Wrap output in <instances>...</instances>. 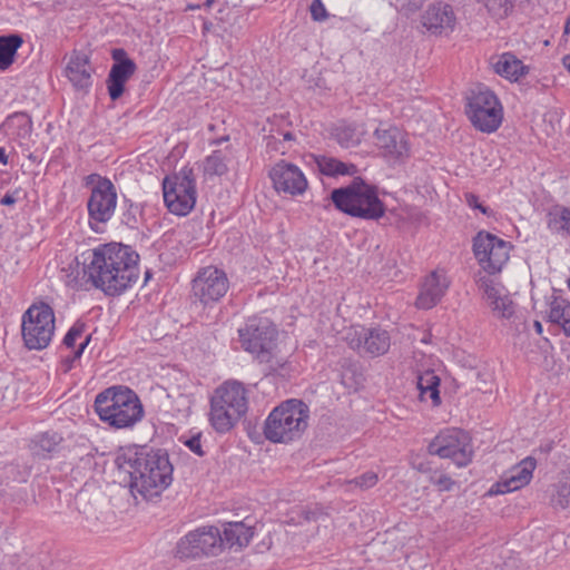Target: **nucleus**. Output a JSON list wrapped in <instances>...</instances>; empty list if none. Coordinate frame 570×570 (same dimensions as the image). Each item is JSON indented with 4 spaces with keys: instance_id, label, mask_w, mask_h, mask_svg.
Masks as SVG:
<instances>
[{
    "instance_id": "f257e3e1",
    "label": "nucleus",
    "mask_w": 570,
    "mask_h": 570,
    "mask_svg": "<svg viewBox=\"0 0 570 570\" xmlns=\"http://www.w3.org/2000/svg\"><path fill=\"white\" fill-rule=\"evenodd\" d=\"M81 257L85 284L106 295H120L138 279L139 255L129 246L104 244L82 253Z\"/></svg>"
},
{
    "instance_id": "f03ea898",
    "label": "nucleus",
    "mask_w": 570,
    "mask_h": 570,
    "mask_svg": "<svg viewBox=\"0 0 570 570\" xmlns=\"http://www.w3.org/2000/svg\"><path fill=\"white\" fill-rule=\"evenodd\" d=\"M121 468L130 475L131 490L149 500L160 494L170 483L173 466L167 453L140 450L122 456Z\"/></svg>"
},
{
    "instance_id": "7ed1b4c3",
    "label": "nucleus",
    "mask_w": 570,
    "mask_h": 570,
    "mask_svg": "<svg viewBox=\"0 0 570 570\" xmlns=\"http://www.w3.org/2000/svg\"><path fill=\"white\" fill-rule=\"evenodd\" d=\"M94 407L99 420L115 430L134 428L145 414L137 393L124 385H114L98 393Z\"/></svg>"
},
{
    "instance_id": "20e7f679",
    "label": "nucleus",
    "mask_w": 570,
    "mask_h": 570,
    "mask_svg": "<svg viewBox=\"0 0 570 570\" xmlns=\"http://www.w3.org/2000/svg\"><path fill=\"white\" fill-rule=\"evenodd\" d=\"M331 199L340 212L365 220H377L386 210L377 187L360 176H355L347 186L333 189Z\"/></svg>"
},
{
    "instance_id": "39448f33",
    "label": "nucleus",
    "mask_w": 570,
    "mask_h": 570,
    "mask_svg": "<svg viewBox=\"0 0 570 570\" xmlns=\"http://www.w3.org/2000/svg\"><path fill=\"white\" fill-rule=\"evenodd\" d=\"M309 407L289 399L274 407L264 423V435L273 443H289L302 438L308 426Z\"/></svg>"
},
{
    "instance_id": "423d86ee",
    "label": "nucleus",
    "mask_w": 570,
    "mask_h": 570,
    "mask_svg": "<svg viewBox=\"0 0 570 570\" xmlns=\"http://www.w3.org/2000/svg\"><path fill=\"white\" fill-rule=\"evenodd\" d=\"M247 409L248 399L244 385L237 381H227L210 397V425L218 433H227L246 414Z\"/></svg>"
},
{
    "instance_id": "0eeeda50",
    "label": "nucleus",
    "mask_w": 570,
    "mask_h": 570,
    "mask_svg": "<svg viewBox=\"0 0 570 570\" xmlns=\"http://www.w3.org/2000/svg\"><path fill=\"white\" fill-rule=\"evenodd\" d=\"M466 115L472 125L482 132L495 131L503 119V108L497 95L479 85L466 97Z\"/></svg>"
},
{
    "instance_id": "6e6552de",
    "label": "nucleus",
    "mask_w": 570,
    "mask_h": 570,
    "mask_svg": "<svg viewBox=\"0 0 570 570\" xmlns=\"http://www.w3.org/2000/svg\"><path fill=\"white\" fill-rule=\"evenodd\" d=\"M55 333V313L46 303L32 304L22 315L21 334L28 350L46 348Z\"/></svg>"
},
{
    "instance_id": "1a4fd4ad",
    "label": "nucleus",
    "mask_w": 570,
    "mask_h": 570,
    "mask_svg": "<svg viewBox=\"0 0 570 570\" xmlns=\"http://www.w3.org/2000/svg\"><path fill=\"white\" fill-rule=\"evenodd\" d=\"M166 207L171 214L186 216L196 204V181L191 169H181L178 174L167 176L163 181Z\"/></svg>"
},
{
    "instance_id": "9d476101",
    "label": "nucleus",
    "mask_w": 570,
    "mask_h": 570,
    "mask_svg": "<svg viewBox=\"0 0 570 570\" xmlns=\"http://www.w3.org/2000/svg\"><path fill=\"white\" fill-rule=\"evenodd\" d=\"M94 184L87 203L89 224L98 230L99 224L111 219L117 206V190L110 179L91 174L86 178V185Z\"/></svg>"
},
{
    "instance_id": "9b49d317",
    "label": "nucleus",
    "mask_w": 570,
    "mask_h": 570,
    "mask_svg": "<svg viewBox=\"0 0 570 570\" xmlns=\"http://www.w3.org/2000/svg\"><path fill=\"white\" fill-rule=\"evenodd\" d=\"M429 453L442 459H450L459 468L466 466L473 456L469 434L459 429L440 432L429 444Z\"/></svg>"
},
{
    "instance_id": "f8f14e48",
    "label": "nucleus",
    "mask_w": 570,
    "mask_h": 570,
    "mask_svg": "<svg viewBox=\"0 0 570 570\" xmlns=\"http://www.w3.org/2000/svg\"><path fill=\"white\" fill-rule=\"evenodd\" d=\"M238 334L245 351L255 354L261 362H269L277 331L268 318H248L245 326L238 330Z\"/></svg>"
},
{
    "instance_id": "ddd939ff",
    "label": "nucleus",
    "mask_w": 570,
    "mask_h": 570,
    "mask_svg": "<svg viewBox=\"0 0 570 570\" xmlns=\"http://www.w3.org/2000/svg\"><path fill=\"white\" fill-rule=\"evenodd\" d=\"M228 289L227 274L213 265L199 268L191 279V297L205 307L218 303Z\"/></svg>"
},
{
    "instance_id": "4468645a",
    "label": "nucleus",
    "mask_w": 570,
    "mask_h": 570,
    "mask_svg": "<svg viewBox=\"0 0 570 570\" xmlns=\"http://www.w3.org/2000/svg\"><path fill=\"white\" fill-rule=\"evenodd\" d=\"M473 253L485 272L495 274L509 259L510 244L493 234L480 232L473 239Z\"/></svg>"
},
{
    "instance_id": "2eb2a0df",
    "label": "nucleus",
    "mask_w": 570,
    "mask_h": 570,
    "mask_svg": "<svg viewBox=\"0 0 570 570\" xmlns=\"http://www.w3.org/2000/svg\"><path fill=\"white\" fill-rule=\"evenodd\" d=\"M344 340L352 350L372 357L384 355L391 346L389 332L381 327L352 326Z\"/></svg>"
},
{
    "instance_id": "dca6fc26",
    "label": "nucleus",
    "mask_w": 570,
    "mask_h": 570,
    "mask_svg": "<svg viewBox=\"0 0 570 570\" xmlns=\"http://www.w3.org/2000/svg\"><path fill=\"white\" fill-rule=\"evenodd\" d=\"M179 552L187 558L217 556L223 551L222 531L214 527H202L180 539Z\"/></svg>"
},
{
    "instance_id": "f3484780",
    "label": "nucleus",
    "mask_w": 570,
    "mask_h": 570,
    "mask_svg": "<svg viewBox=\"0 0 570 570\" xmlns=\"http://www.w3.org/2000/svg\"><path fill=\"white\" fill-rule=\"evenodd\" d=\"M421 23L432 36H449L456 26V14L450 3L439 0L428 6Z\"/></svg>"
},
{
    "instance_id": "a211bd4d",
    "label": "nucleus",
    "mask_w": 570,
    "mask_h": 570,
    "mask_svg": "<svg viewBox=\"0 0 570 570\" xmlns=\"http://www.w3.org/2000/svg\"><path fill=\"white\" fill-rule=\"evenodd\" d=\"M277 191L289 195H301L307 187V180L301 169L286 161L277 163L269 173Z\"/></svg>"
},
{
    "instance_id": "6ab92c4d",
    "label": "nucleus",
    "mask_w": 570,
    "mask_h": 570,
    "mask_svg": "<svg viewBox=\"0 0 570 570\" xmlns=\"http://www.w3.org/2000/svg\"><path fill=\"white\" fill-rule=\"evenodd\" d=\"M476 285L498 317L509 318L513 315V302L502 285L487 275L478 276Z\"/></svg>"
},
{
    "instance_id": "aec40b11",
    "label": "nucleus",
    "mask_w": 570,
    "mask_h": 570,
    "mask_svg": "<svg viewBox=\"0 0 570 570\" xmlns=\"http://www.w3.org/2000/svg\"><path fill=\"white\" fill-rule=\"evenodd\" d=\"M535 465L537 462L533 458H525L520 463L514 465L501 478L499 482L493 485L492 492L503 494L517 491L525 487L532 479Z\"/></svg>"
},
{
    "instance_id": "412c9836",
    "label": "nucleus",
    "mask_w": 570,
    "mask_h": 570,
    "mask_svg": "<svg viewBox=\"0 0 570 570\" xmlns=\"http://www.w3.org/2000/svg\"><path fill=\"white\" fill-rule=\"evenodd\" d=\"M92 72L94 68L87 53L73 51L70 55L65 75L77 90L87 91L91 87Z\"/></svg>"
},
{
    "instance_id": "4be33fe9",
    "label": "nucleus",
    "mask_w": 570,
    "mask_h": 570,
    "mask_svg": "<svg viewBox=\"0 0 570 570\" xmlns=\"http://www.w3.org/2000/svg\"><path fill=\"white\" fill-rule=\"evenodd\" d=\"M449 288V281L444 273L432 272L421 286L415 305L422 309L434 307Z\"/></svg>"
},
{
    "instance_id": "5701e85b",
    "label": "nucleus",
    "mask_w": 570,
    "mask_h": 570,
    "mask_svg": "<svg viewBox=\"0 0 570 570\" xmlns=\"http://www.w3.org/2000/svg\"><path fill=\"white\" fill-rule=\"evenodd\" d=\"M374 138L375 145L390 157L401 158L409 153L407 142L396 127L377 128Z\"/></svg>"
},
{
    "instance_id": "b1692460",
    "label": "nucleus",
    "mask_w": 570,
    "mask_h": 570,
    "mask_svg": "<svg viewBox=\"0 0 570 570\" xmlns=\"http://www.w3.org/2000/svg\"><path fill=\"white\" fill-rule=\"evenodd\" d=\"M136 68L134 60H124L112 65L107 78V88L111 100H117L122 96L125 85L135 73Z\"/></svg>"
},
{
    "instance_id": "393cba45",
    "label": "nucleus",
    "mask_w": 570,
    "mask_h": 570,
    "mask_svg": "<svg viewBox=\"0 0 570 570\" xmlns=\"http://www.w3.org/2000/svg\"><path fill=\"white\" fill-rule=\"evenodd\" d=\"M63 441L60 433L56 431H46L35 435L29 443L31 454L39 459H49L57 452Z\"/></svg>"
},
{
    "instance_id": "a878e982",
    "label": "nucleus",
    "mask_w": 570,
    "mask_h": 570,
    "mask_svg": "<svg viewBox=\"0 0 570 570\" xmlns=\"http://www.w3.org/2000/svg\"><path fill=\"white\" fill-rule=\"evenodd\" d=\"M495 73L510 80L518 81L528 73V67L511 52H504L492 61Z\"/></svg>"
},
{
    "instance_id": "bb28decb",
    "label": "nucleus",
    "mask_w": 570,
    "mask_h": 570,
    "mask_svg": "<svg viewBox=\"0 0 570 570\" xmlns=\"http://www.w3.org/2000/svg\"><path fill=\"white\" fill-rule=\"evenodd\" d=\"M254 535L253 528L245 522H229L222 532L223 549L246 547Z\"/></svg>"
},
{
    "instance_id": "cd10ccee",
    "label": "nucleus",
    "mask_w": 570,
    "mask_h": 570,
    "mask_svg": "<svg viewBox=\"0 0 570 570\" xmlns=\"http://www.w3.org/2000/svg\"><path fill=\"white\" fill-rule=\"evenodd\" d=\"M315 163L320 171L330 177L352 176L354 178L358 173L356 165L341 161L331 156L318 155L315 157Z\"/></svg>"
},
{
    "instance_id": "c85d7f7f",
    "label": "nucleus",
    "mask_w": 570,
    "mask_h": 570,
    "mask_svg": "<svg viewBox=\"0 0 570 570\" xmlns=\"http://www.w3.org/2000/svg\"><path fill=\"white\" fill-rule=\"evenodd\" d=\"M548 320L561 326L566 336L570 337V302L561 296H553L549 303Z\"/></svg>"
},
{
    "instance_id": "c756f323",
    "label": "nucleus",
    "mask_w": 570,
    "mask_h": 570,
    "mask_svg": "<svg viewBox=\"0 0 570 570\" xmlns=\"http://www.w3.org/2000/svg\"><path fill=\"white\" fill-rule=\"evenodd\" d=\"M440 377L433 371H425L417 376V390L421 401L430 400L433 406L441 403Z\"/></svg>"
},
{
    "instance_id": "7c9ffc66",
    "label": "nucleus",
    "mask_w": 570,
    "mask_h": 570,
    "mask_svg": "<svg viewBox=\"0 0 570 570\" xmlns=\"http://www.w3.org/2000/svg\"><path fill=\"white\" fill-rule=\"evenodd\" d=\"M22 42L19 35L0 37V70H6L13 63L16 52Z\"/></svg>"
},
{
    "instance_id": "2f4dec72",
    "label": "nucleus",
    "mask_w": 570,
    "mask_h": 570,
    "mask_svg": "<svg viewBox=\"0 0 570 570\" xmlns=\"http://www.w3.org/2000/svg\"><path fill=\"white\" fill-rule=\"evenodd\" d=\"M229 150H214L204 161V171L209 176H222L228 171Z\"/></svg>"
},
{
    "instance_id": "473e14b6",
    "label": "nucleus",
    "mask_w": 570,
    "mask_h": 570,
    "mask_svg": "<svg viewBox=\"0 0 570 570\" xmlns=\"http://www.w3.org/2000/svg\"><path fill=\"white\" fill-rule=\"evenodd\" d=\"M549 227L556 233L570 237V207H562L550 214Z\"/></svg>"
},
{
    "instance_id": "72a5a7b5",
    "label": "nucleus",
    "mask_w": 570,
    "mask_h": 570,
    "mask_svg": "<svg viewBox=\"0 0 570 570\" xmlns=\"http://www.w3.org/2000/svg\"><path fill=\"white\" fill-rule=\"evenodd\" d=\"M551 504L556 509L570 508V476H566L556 485L554 493L551 497Z\"/></svg>"
},
{
    "instance_id": "f704fd0d",
    "label": "nucleus",
    "mask_w": 570,
    "mask_h": 570,
    "mask_svg": "<svg viewBox=\"0 0 570 570\" xmlns=\"http://www.w3.org/2000/svg\"><path fill=\"white\" fill-rule=\"evenodd\" d=\"M11 122L18 128V137L28 138L32 131V121L27 114H14L10 117Z\"/></svg>"
},
{
    "instance_id": "c9c22d12",
    "label": "nucleus",
    "mask_w": 570,
    "mask_h": 570,
    "mask_svg": "<svg viewBox=\"0 0 570 570\" xmlns=\"http://www.w3.org/2000/svg\"><path fill=\"white\" fill-rule=\"evenodd\" d=\"M323 515V511L318 507L314 508H301L296 512V517L291 518V522L294 524H303L304 522L317 521Z\"/></svg>"
},
{
    "instance_id": "e433bc0d",
    "label": "nucleus",
    "mask_w": 570,
    "mask_h": 570,
    "mask_svg": "<svg viewBox=\"0 0 570 570\" xmlns=\"http://www.w3.org/2000/svg\"><path fill=\"white\" fill-rule=\"evenodd\" d=\"M428 0H395L396 9L409 16L419 11Z\"/></svg>"
},
{
    "instance_id": "4c0bfd02",
    "label": "nucleus",
    "mask_w": 570,
    "mask_h": 570,
    "mask_svg": "<svg viewBox=\"0 0 570 570\" xmlns=\"http://www.w3.org/2000/svg\"><path fill=\"white\" fill-rule=\"evenodd\" d=\"M85 332V324L75 323L71 328L67 332L63 338V344L68 348H75L76 342L81 338Z\"/></svg>"
},
{
    "instance_id": "58836bf2",
    "label": "nucleus",
    "mask_w": 570,
    "mask_h": 570,
    "mask_svg": "<svg viewBox=\"0 0 570 570\" xmlns=\"http://www.w3.org/2000/svg\"><path fill=\"white\" fill-rule=\"evenodd\" d=\"M429 481L434 484L439 491H450L454 485V481L444 473H438L436 471L431 473Z\"/></svg>"
},
{
    "instance_id": "ea45409f",
    "label": "nucleus",
    "mask_w": 570,
    "mask_h": 570,
    "mask_svg": "<svg viewBox=\"0 0 570 570\" xmlns=\"http://www.w3.org/2000/svg\"><path fill=\"white\" fill-rule=\"evenodd\" d=\"M377 480L379 478L376 473L368 471L363 473L361 476L351 480L348 484H354L355 487H358L362 490H366L374 487L377 483Z\"/></svg>"
},
{
    "instance_id": "a19ab883",
    "label": "nucleus",
    "mask_w": 570,
    "mask_h": 570,
    "mask_svg": "<svg viewBox=\"0 0 570 570\" xmlns=\"http://www.w3.org/2000/svg\"><path fill=\"white\" fill-rule=\"evenodd\" d=\"M485 7L492 16L502 18V17L507 16V13H508L509 1L508 0H487Z\"/></svg>"
},
{
    "instance_id": "79ce46f5",
    "label": "nucleus",
    "mask_w": 570,
    "mask_h": 570,
    "mask_svg": "<svg viewBox=\"0 0 570 570\" xmlns=\"http://www.w3.org/2000/svg\"><path fill=\"white\" fill-rule=\"evenodd\" d=\"M91 340V335H86L82 342L78 345V347L75 350L73 354L71 356H67L63 361L66 368L65 371H69L72 367V363L77 360H79L85 351V348L88 346L89 342Z\"/></svg>"
},
{
    "instance_id": "37998d69",
    "label": "nucleus",
    "mask_w": 570,
    "mask_h": 570,
    "mask_svg": "<svg viewBox=\"0 0 570 570\" xmlns=\"http://www.w3.org/2000/svg\"><path fill=\"white\" fill-rule=\"evenodd\" d=\"M336 137L338 142L345 147H350L357 142V139L354 138V131L350 128L338 129Z\"/></svg>"
},
{
    "instance_id": "c03bdc74",
    "label": "nucleus",
    "mask_w": 570,
    "mask_h": 570,
    "mask_svg": "<svg viewBox=\"0 0 570 570\" xmlns=\"http://www.w3.org/2000/svg\"><path fill=\"white\" fill-rule=\"evenodd\" d=\"M311 16L315 21H323L327 18V11L321 0H313Z\"/></svg>"
},
{
    "instance_id": "a18cd8bd",
    "label": "nucleus",
    "mask_w": 570,
    "mask_h": 570,
    "mask_svg": "<svg viewBox=\"0 0 570 570\" xmlns=\"http://www.w3.org/2000/svg\"><path fill=\"white\" fill-rule=\"evenodd\" d=\"M184 443L195 454H197L199 456H203L205 454V452L203 450V446H202L200 435L199 434L189 438Z\"/></svg>"
},
{
    "instance_id": "49530a36",
    "label": "nucleus",
    "mask_w": 570,
    "mask_h": 570,
    "mask_svg": "<svg viewBox=\"0 0 570 570\" xmlns=\"http://www.w3.org/2000/svg\"><path fill=\"white\" fill-rule=\"evenodd\" d=\"M465 200L470 207L480 209L483 214H487V207L479 202V197L476 195L469 193L465 195Z\"/></svg>"
},
{
    "instance_id": "de8ad7c7",
    "label": "nucleus",
    "mask_w": 570,
    "mask_h": 570,
    "mask_svg": "<svg viewBox=\"0 0 570 570\" xmlns=\"http://www.w3.org/2000/svg\"><path fill=\"white\" fill-rule=\"evenodd\" d=\"M111 57L115 60V63H120L124 60H130L127 57L126 51L124 49H120V48L114 49L112 52H111Z\"/></svg>"
},
{
    "instance_id": "09e8293b",
    "label": "nucleus",
    "mask_w": 570,
    "mask_h": 570,
    "mask_svg": "<svg viewBox=\"0 0 570 570\" xmlns=\"http://www.w3.org/2000/svg\"><path fill=\"white\" fill-rule=\"evenodd\" d=\"M16 202H17V198H16L12 194H9V193H8V194H6V195L1 198V200H0L1 205H4V206H11V205H13Z\"/></svg>"
},
{
    "instance_id": "8fccbe9b",
    "label": "nucleus",
    "mask_w": 570,
    "mask_h": 570,
    "mask_svg": "<svg viewBox=\"0 0 570 570\" xmlns=\"http://www.w3.org/2000/svg\"><path fill=\"white\" fill-rule=\"evenodd\" d=\"M0 164H8V156L6 155L4 148H0Z\"/></svg>"
},
{
    "instance_id": "3c124183",
    "label": "nucleus",
    "mask_w": 570,
    "mask_h": 570,
    "mask_svg": "<svg viewBox=\"0 0 570 570\" xmlns=\"http://www.w3.org/2000/svg\"><path fill=\"white\" fill-rule=\"evenodd\" d=\"M533 327L538 334L542 333V324L539 321L533 322Z\"/></svg>"
},
{
    "instance_id": "603ef678",
    "label": "nucleus",
    "mask_w": 570,
    "mask_h": 570,
    "mask_svg": "<svg viewBox=\"0 0 570 570\" xmlns=\"http://www.w3.org/2000/svg\"><path fill=\"white\" fill-rule=\"evenodd\" d=\"M563 65L567 67V69L570 71V56H566L563 58Z\"/></svg>"
},
{
    "instance_id": "864d4df0",
    "label": "nucleus",
    "mask_w": 570,
    "mask_h": 570,
    "mask_svg": "<svg viewBox=\"0 0 570 570\" xmlns=\"http://www.w3.org/2000/svg\"><path fill=\"white\" fill-rule=\"evenodd\" d=\"M72 282H73L72 286L76 288H81L83 286V283L78 281L77 278H75Z\"/></svg>"
},
{
    "instance_id": "5fc2aeb1",
    "label": "nucleus",
    "mask_w": 570,
    "mask_h": 570,
    "mask_svg": "<svg viewBox=\"0 0 570 570\" xmlns=\"http://www.w3.org/2000/svg\"><path fill=\"white\" fill-rule=\"evenodd\" d=\"M564 32L570 33V17L566 21Z\"/></svg>"
},
{
    "instance_id": "6e6d98bb",
    "label": "nucleus",
    "mask_w": 570,
    "mask_h": 570,
    "mask_svg": "<svg viewBox=\"0 0 570 570\" xmlns=\"http://www.w3.org/2000/svg\"><path fill=\"white\" fill-rule=\"evenodd\" d=\"M214 0H206L204 3L205 7L209 8L213 4Z\"/></svg>"
},
{
    "instance_id": "4d7b16f0",
    "label": "nucleus",
    "mask_w": 570,
    "mask_h": 570,
    "mask_svg": "<svg viewBox=\"0 0 570 570\" xmlns=\"http://www.w3.org/2000/svg\"><path fill=\"white\" fill-rule=\"evenodd\" d=\"M284 139H286V140L292 139V134H291V132H286V134L284 135Z\"/></svg>"
},
{
    "instance_id": "13d9d810",
    "label": "nucleus",
    "mask_w": 570,
    "mask_h": 570,
    "mask_svg": "<svg viewBox=\"0 0 570 570\" xmlns=\"http://www.w3.org/2000/svg\"><path fill=\"white\" fill-rule=\"evenodd\" d=\"M198 8H199V6H195V4L189 6V9H191V10L198 9Z\"/></svg>"
}]
</instances>
